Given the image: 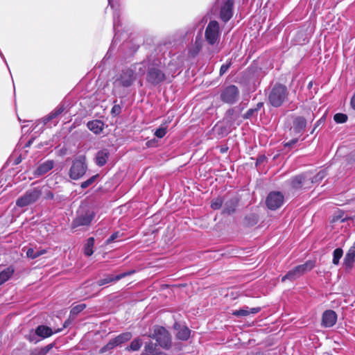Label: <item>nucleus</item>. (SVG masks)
Here are the masks:
<instances>
[{
  "mask_svg": "<svg viewBox=\"0 0 355 355\" xmlns=\"http://www.w3.org/2000/svg\"><path fill=\"white\" fill-rule=\"evenodd\" d=\"M144 63L136 64L130 67L123 69L115 76L113 81V92H119L121 88H128L132 86L136 80V71L143 75L145 73Z\"/></svg>",
  "mask_w": 355,
  "mask_h": 355,
  "instance_id": "f257e3e1",
  "label": "nucleus"
},
{
  "mask_svg": "<svg viewBox=\"0 0 355 355\" xmlns=\"http://www.w3.org/2000/svg\"><path fill=\"white\" fill-rule=\"evenodd\" d=\"M143 63L145 65L144 69L147 67L146 81L148 83L156 86L166 80V76L158 64L146 62Z\"/></svg>",
  "mask_w": 355,
  "mask_h": 355,
  "instance_id": "f03ea898",
  "label": "nucleus"
},
{
  "mask_svg": "<svg viewBox=\"0 0 355 355\" xmlns=\"http://www.w3.org/2000/svg\"><path fill=\"white\" fill-rule=\"evenodd\" d=\"M288 94V92L286 86L276 84L269 93L268 101L273 107H279L287 98Z\"/></svg>",
  "mask_w": 355,
  "mask_h": 355,
  "instance_id": "7ed1b4c3",
  "label": "nucleus"
},
{
  "mask_svg": "<svg viewBox=\"0 0 355 355\" xmlns=\"http://www.w3.org/2000/svg\"><path fill=\"white\" fill-rule=\"evenodd\" d=\"M43 187H37L28 189L16 201L19 207H24L36 202L42 196Z\"/></svg>",
  "mask_w": 355,
  "mask_h": 355,
  "instance_id": "20e7f679",
  "label": "nucleus"
},
{
  "mask_svg": "<svg viewBox=\"0 0 355 355\" xmlns=\"http://www.w3.org/2000/svg\"><path fill=\"white\" fill-rule=\"evenodd\" d=\"M87 170L85 157L79 156L73 161L69 175L72 180H78L85 174Z\"/></svg>",
  "mask_w": 355,
  "mask_h": 355,
  "instance_id": "39448f33",
  "label": "nucleus"
},
{
  "mask_svg": "<svg viewBox=\"0 0 355 355\" xmlns=\"http://www.w3.org/2000/svg\"><path fill=\"white\" fill-rule=\"evenodd\" d=\"M220 28L219 24L216 20H211L207 24L205 31V40L209 45H215L219 42Z\"/></svg>",
  "mask_w": 355,
  "mask_h": 355,
  "instance_id": "423d86ee",
  "label": "nucleus"
},
{
  "mask_svg": "<svg viewBox=\"0 0 355 355\" xmlns=\"http://www.w3.org/2000/svg\"><path fill=\"white\" fill-rule=\"evenodd\" d=\"M315 266L314 261H308L305 263L299 265L293 269L289 270L286 275L282 278V282H285L286 279L293 281L305 272L310 271Z\"/></svg>",
  "mask_w": 355,
  "mask_h": 355,
  "instance_id": "0eeeda50",
  "label": "nucleus"
},
{
  "mask_svg": "<svg viewBox=\"0 0 355 355\" xmlns=\"http://www.w3.org/2000/svg\"><path fill=\"white\" fill-rule=\"evenodd\" d=\"M217 6L219 8L220 19L226 23L234 14V0H218Z\"/></svg>",
  "mask_w": 355,
  "mask_h": 355,
  "instance_id": "6e6552de",
  "label": "nucleus"
},
{
  "mask_svg": "<svg viewBox=\"0 0 355 355\" xmlns=\"http://www.w3.org/2000/svg\"><path fill=\"white\" fill-rule=\"evenodd\" d=\"M151 337L155 339L163 348H168L171 345L170 335L168 331L162 327H155Z\"/></svg>",
  "mask_w": 355,
  "mask_h": 355,
  "instance_id": "1a4fd4ad",
  "label": "nucleus"
},
{
  "mask_svg": "<svg viewBox=\"0 0 355 355\" xmlns=\"http://www.w3.org/2000/svg\"><path fill=\"white\" fill-rule=\"evenodd\" d=\"M94 216L95 214L92 210H79L78 211L77 216L73 220L71 225L72 228L74 229L80 226L89 225L94 218Z\"/></svg>",
  "mask_w": 355,
  "mask_h": 355,
  "instance_id": "9d476101",
  "label": "nucleus"
},
{
  "mask_svg": "<svg viewBox=\"0 0 355 355\" xmlns=\"http://www.w3.org/2000/svg\"><path fill=\"white\" fill-rule=\"evenodd\" d=\"M287 182L292 189H300L310 187L311 184L313 183V180H311L310 174L306 173L296 175L290 179Z\"/></svg>",
  "mask_w": 355,
  "mask_h": 355,
  "instance_id": "9b49d317",
  "label": "nucleus"
},
{
  "mask_svg": "<svg viewBox=\"0 0 355 355\" xmlns=\"http://www.w3.org/2000/svg\"><path fill=\"white\" fill-rule=\"evenodd\" d=\"M284 196L280 191L270 192L266 198V204L268 209L276 210L284 203Z\"/></svg>",
  "mask_w": 355,
  "mask_h": 355,
  "instance_id": "f8f14e48",
  "label": "nucleus"
},
{
  "mask_svg": "<svg viewBox=\"0 0 355 355\" xmlns=\"http://www.w3.org/2000/svg\"><path fill=\"white\" fill-rule=\"evenodd\" d=\"M64 105H59L40 121H41L44 125H48L49 127L55 125L59 121V116L64 112Z\"/></svg>",
  "mask_w": 355,
  "mask_h": 355,
  "instance_id": "ddd939ff",
  "label": "nucleus"
},
{
  "mask_svg": "<svg viewBox=\"0 0 355 355\" xmlns=\"http://www.w3.org/2000/svg\"><path fill=\"white\" fill-rule=\"evenodd\" d=\"M239 92L235 85H230L227 87L220 94L221 100L229 104L234 103L239 97Z\"/></svg>",
  "mask_w": 355,
  "mask_h": 355,
  "instance_id": "4468645a",
  "label": "nucleus"
},
{
  "mask_svg": "<svg viewBox=\"0 0 355 355\" xmlns=\"http://www.w3.org/2000/svg\"><path fill=\"white\" fill-rule=\"evenodd\" d=\"M132 338V334L130 332H125L117 336L114 338L110 340L109 343L105 345L101 349V352H105L107 350L114 349L115 347L121 345L122 343L130 340Z\"/></svg>",
  "mask_w": 355,
  "mask_h": 355,
  "instance_id": "2eb2a0df",
  "label": "nucleus"
},
{
  "mask_svg": "<svg viewBox=\"0 0 355 355\" xmlns=\"http://www.w3.org/2000/svg\"><path fill=\"white\" fill-rule=\"evenodd\" d=\"M134 272H135L134 270H131V271L125 272L117 275H105L101 279H99L96 282V284L98 286H103V285L112 283V282H117V281L120 280L121 279L125 277L126 276L133 274Z\"/></svg>",
  "mask_w": 355,
  "mask_h": 355,
  "instance_id": "dca6fc26",
  "label": "nucleus"
},
{
  "mask_svg": "<svg viewBox=\"0 0 355 355\" xmlns=\"http://www.w3.org/2000/svg\"><path fill=\"white\" fill-rule=\"evenodd\" d=\"M337 321V315L334 311H325L322 316V326L324 327H333Z\"/></svg>",
  "mask_w": 355,
  "mask_h": 355,
  "instance_id": "f3484780",
  "label": "nucleus"
},
{
  "mask_svg": "<svg viewBox=\"0 0 355 355\" xmlns=\"http://www.w3.org/2000/svg\"><path fill=\"white\" fill-rule=\"evenodd\" d=\"M62 330V329H58L57 330H55L54 331L52 330L51 328L45 326V325H40L38 326L35 329V334L38 336L46 338L51 336H52L55 333L60 332Z\"/></svg>",
  "mask_w": 355,
  "mask_h": 355,
  "instance_id": "a211bd4d",
  "label": "nucleus"
},
{
  "mask_svg": "<svg viewBox=\"0 0 355 355\" xmlns=\"http://www.w3.org/2000/svg\"><path fill=\"white\" fill-rule=\"evenodd\" d=\"M260 311V307H254L250 309L248 306H243L239 310L233 311L232 315L236 317H245L250 314H256Z\"/></svg>",
  "mask_w": 355,
  "mask_h": 355,
  "instance_id": "6ab92c4d",
  "label": "nucleus"
},
{
  "mask_svg": "<svg viewBox=\"0 0 355 355\" xmlns=\"http://www.w3.org/2000/svg\"><path fill=\"white\" fill-rule=\"evenodd\" d=\"M174 328L177 331L176 336L178 339L187 340L189 338L191 331L187 327L175 323Z\"/></svg>",
  "mask_w": 355,
  "mask_h": 355,
  "instance_id": "aec40b11",
  "label": "nucleus"
},
{
  "mask_svg": "<svg viewBox=\"0 0 355 355\" xmlns=\"http://www.w3.org/2000/svg\"><path fill=\"white\" fill-rule=\"evenodd\" d=\"M54 166V162L52 160H46L44 162L42 163L39 165V166L37 168L35 174L36 175L40 176L42 175H44L47 172H49L50 170L53 168Z\"/></svg>",
  "mask_w": 355,
  "mask_h": 355,
  "instance_id": "412c9836",
  "label": "nucleus"
},
{
  "mask_svg": "<svg viewBox=\"0 0 355 355\" xmlns=\"http://www.w3.org/2000/svg\"><path fill=\"white\" fill-rule=\"evenodd\" d=\"M104 123L100 120H93L89 121L87 124L89 130L96 135H98L102 132L104 129Z\"/></svg>",
  "mask_w": 355,
  "mask_h": 355,
  "instance_id": "4be33fe9",
  "label": "nucleus"
},
{
  "mask_svg": "<svg viewBox=\"0 0 355 355\" xmlns=\"http://www.w3.org/2000/svg\"><path fill=\"white\" fill-rule=\"evenodd\" d=\"M141 355H165V354L157 348L155 344L150 343L145 345L144 349Z\"/></svg>",
  "mask_w": 355,
  "mask_h": 355,
  "instance_id": "5701e85b",
  "label": "nucleus"
},
{
  "mask_svg": "<svg viewBox=\"0 0 355 355\" xmlns=\"http://www.w3.org/2000/svg\"><path fill=\"white\" fill-rule=\"evenodd\" d=\"M110 153L107 149L98 151L96 155V163L99 166H104L109 157Z\"/></svg>",
  "mask_w": 355,
  "mask_h": 355,
  "instance_id": "b1692460",
  "label": "nucleus"
},
{
  "mask_svg": "<svg viewBox=\"0 0 355 355\" xmlns=\"http://www.w3.org/2000/svg\"><path fill=\"white\" fill-rule=\"evenodd\" d=\"M306 125V119L302 116H297L293 121V129L297 133L302 132Z\"/></svg>",
  "mask_w": 355,
  "mask_h": 355,
  "instance_id": "393cba45",
  "label": "nucleus"
},
{
  "mask_svg": "<svg viewBox=\"0 0 355 355\" xmlns=\"http://www.w3.org/2000/svg\"><path fill=\"white\" fill-rule=\"evenodd\" d=\"M238 201L235 198L227 201L225 205L224 211L228 214L233 213L237 207Z\"/></svg>",
  "mask_w": 355,
  "mask_h": 355,
  "instance_id": "a878e982",
  "label": "nucleus"
},
{
  "mask_svg": "<svg viewBox=\"0 0 355 355\" xmlns=\"http://www.w3.org/2000/svg\"><path fill=\"white\" fill-rule=\"evenodd\" d=\"M14 273V269L8 267L0 272V285L6 282Z\"/></svg>",
  "mask_w": 355,
  "mask_h": 355,
  "instance_id": "bb28decb",
  "label": "nucleus"
},
{
  "mask_svg": "<svg viewBox=\"0 0 355 355\" xmlns=\"http://www.w3.org/2000/svg\"><path fill=\"white\" fill-rule=\"evenodd\" d=\"M94 245V239L93 237H89L87 240V243H85V247H84V253L86 256L89 257L93 254Z\"/></svg>",
  "mask_w": 355,
  "mask_h": 355,
  "instance_id": "cd10ccee",
  "label": "nucleus"
},
{
  "mask_svg": "<svg viewBox=\"0 0 355 355\" xmlns=\"http://www.w3.org/2000/svg\"><path fill=\"white\" fill-rule=\"evenodd\" d=\"M142 340L139 338H137L131 342L130 345L128 346L125 349L128 351H138L142 346Z\"/></svg>",
  "mask_w": 355,
  "mask_h": 355,
  "instance_id": "c85d7f7f",
  "label": "nucleus"
},
{
  "mask_svg": "<svg viewBox=\"0 0 355 355\" xmlns=\"http://www.w3.org/2000/svg\"><path fill=\"white\" fill-rule=\"evenodd\" d=\"M343 254V251L341 248H336L334 250L333 253V263L335 265H338L340 258L342 257Z\"/></svg>",
  "mask_w": 355,
  "mask_h": 355,
  "instance_id": "c756f323",
  "label": "nucleus"
},
{
  "mask_svg": "<svg viewBox=\"0 0 355 355\" xmlns=\"http://www.w3.org/2000/svg\"><path fill=\"white\" fill-rule=\"evenodd\" d=\"M98 175H95L89 178L87 180L83 182L80 184L82 189H86L90 185H92L98 178Z\"/></svg>",
  "mask_w": 355,
  "mask_h": 355,
  "instance_id": "7c9ffc66",
  "label": "nucleus"
},
{
  "mask_svg": "<svg viewBox=\"0 0 355 355\" xmlns=\"http://www.w3.org/2000/svg\"><path fill=\"white\" fill-rule=\"evenodd\" d=\"M334 119L338 123H343L347 121V116L343 113H337L334 115Z\"/></svg>",
  "mask_w": 355,
  "mask_h": 355,
  "instance_id": "2f4dec72",
  "label": "nucleus"
},
{
  "mask_svg": "<svg viewBox=\"0 0 355 355\" xmlns=\"http://www.w3.org/2000/svg\"><path fill=\"white\" fill-rule=\"evenodd\" d=\"M223 200L220 198H217L211 201V207L213 209H218L221 207L223 205Z\"/></svg>",
  "mask_w": 355,
  "mask_h": 355,
  "instance_id": "473e14b6",
  "label": "nucleus"
},
{
  "mask_svg": "<svg viewBox=\"0 0 355 355\" xmlns=\"http://www.w3.org/2000/svg\"><path fill=\"white\" fill-rule=\"evenodd\" d=\"M123 234L120 233L119 232H116L113 233L105 241L106 244H110L115 241H116L118 239L121 238Z\"/></svg>",
  "mask_w": 355,
  "mask_h": 355,
  "instance_id": "72a5a7b5",
  "label": "nucleus"
},
{
  "mask_svg": "<svg viewBox=\"0 0 355 355\" xmlns=\"http://www.w3.org/2000/svg\"><path fill=\"white\" fill-rule=\"evenodd\" d=\"M86 307V305L85 304H80L78 305H76L73 306L71 310V313L73 315H76L83 311Z\"/></svg>",
  "mask_w": 355,
  "mask_h": 355,
  "instance_id": "f704fd0d",
  "label": "nucleus"
},
{
  "mask_svg": "<svg viewBox=\"0 0 355 355\" xmlns=\"http://www.w3.org/2000/svg\"><path fill=\"white\" fill-rule=\"evenodd\" d=\"M166 134V126L165 127H160L155 132V135L158 138H162L164 137Z\"/></svg>",
  "mask_w": 355,
  "mask_h": 355,
  "instance_id": "c9c22d12",
  "label": "nucleus"
},
{
  "mask_svg": "<svg viewBox=\"0 0 355 355\" xmlns=\"http://www.w3.org/2000/svg\"><path fill=\"white\" fill-rule=\"evenodd\" d=\"M354 261V259L349 256V254H346L345 259H344V263L347 268H351L353 265V263Z\"/></svg>",
  "mask_w": 355,
  "mask_h": 355,
  "instance_id": "e433bc0d",
  "label": "nucleus"
},
{
  "mask_svg": "<svg viewBox=\"0 0 355 355\" xmlns=\"http://www.w3.org/2000/svg\"><path fill=\"white\" fill-rule=\"evenodd\" d=\"M232 63L230 61L229 62H227L225 64H223L221 67H220V75L222 76L225 73H226V71L229 69V68L230 67Z\"/></svg>",
  "mask_w": 355,
  "mask_h": 355,
  "instance_id": "4c0bfd02",
  "label": "nucleus"
},
{
  "mask_svg": "<svg viewBox=\"0 0 355 355\" xmlns=\"http://www.w3.org/2000/svg\"><path fill=\"white\" fill-rule=\"evenodd\" d=\"M257 113V112L256 111V110L254 108H250L244 114V118L245 119H250L253 116H254Z\"/></svg>",
  "mask_w": 355,
  "mask_h": 355,
  "instance_id": "58836bf2",
  "label": "nucleus"
},
{
  "mask_svg": "<svg viewBox=\"0 0 355 355\" xmlns=\"http://www.w3.org/2000/svg\"><path fill=\"white\" fill-rule=\"evenodd\" d=\"M121 112V107L119 105H114L111 110V113L114 115H119Z\"/></svg>",
  "mask_w": 355,
  "mask_h": 355,
  "instance_id": "ea45409f",
  "label": "nucleus"
},
{
  "mask_svg": "<svg viewBox=\"0 0 355 355\" xmlns=\"http://www.w3.org/2000/svg\"><path fill=\"white\" fill-rule=\"evenodd\" d=\"M26 256L28 258H31L32 259H35L36 258L35 250L33 248H28L26 250Z\"/></svg>",
  "mask_w": 355,
  "mask_h": 355,
  "instance_id": "a19ab883",
  "label": "nucleus"
},
{
  "mask_svg": "<svg viewBox=\"0 0 355 355\" xmlns=\"http://www.w3.org/2000/svg\"><path fill=\"white\" fill-rule=\"evenodd\" d=\"M113 26H114V30L115 31V35H114V39L116 41L117 40V32H118L117 28L119 26V25L116 23V14H114Z\"/></svg>",
  "mask_w": 355,
  "mask_h": 355,
  "instance_id": "79ce46f5",
  "label": "nucleus"
},
{
  "mask_svg": "<svg viewBox=\"0 0 355 355\" xmlns=\"http://www.w3.org/2000/svg\"><path fill=\"white\" fill-rule=\"evenodd\" d=\"M347 254L353 257L354 259H355V243L349 248Z\"/></svg>",
  "mask_w": 355,
  "mask_h": 355,
  "instance_id": "37998d69",
  "label": "nucleus"
},
{
  "mask_svg": "<svg viewBox=\"0 0 355 355\" xmlns=\"http://www.w3.org/2000/svg\"><path fill=\"white\" fill-rule=\"evenodd\" d=\"M347 254L353 257L354 259H355V243L349 248Z\"/></svg>",
  "mask_w": 355,
  "mask_h": 355,
  "instance_id": "c03bdc74",
  "label": "nucleus"
},
{
  "mask_svg": "<svg viewBox=\"0 0 355 355\" xmlns=\"http://www.w3.org/2000/svg\"><path fill=\"white\" fill-rule=\"evenodd\" d=\"M297 141V139L291 140L290 141L285 144L286 147H291Z\"/></svg>",
  "mask_w": 355,
  "mask_h": 355,
  "instance_id": "a18cd8bd",
  "label": "nucleus"
},
{
  "mask_svg": "<svg viewBox=\"0 0 355 355\" xmlns=\"http://www.w3.org/2000/svg\"><path fill=\"white\" fill-rule=\"evenodd\" d=\"M45 253H46L45 250H35L36 258L45 254Z\"/></svg>",
  "mask_w": 355,
  "mask_h": 355,
  "instance_id": "49530a36",
  "label": "nucleus"
},
{
  "mask_svg": "<svg viewBox=\"0 0 355 355\" xmlns=\"http://www.w3.org/2000/svg\"><path fill=\"white\" fill-rule=\"evenodd\" d=\"M351 106L354 110H355V91L351 98Z\"/></svg>",
  "mask_w": 355,
  "mask_h": 355,
  "instance_id": "de8ad7c7",
  "label": "nucleus"
},
{
  "mask_svg": "<svg viewBox=\"0 0 355 355\" xmlns=\"http://www.w3.org/2000/svg\"><path fill=\"white\" fill-rule=\"evenodd\" d=\"M263 105V103H258L256 105V107H254V109L256 110L257 112H258Z\"/></svg>",
  "mask_w": 355,
  "mask_h": 355,
  "instance_id": "09e8293b",
  "label": "nucleus"
},
{
  "mask_svg": "<svg viewBox=\"0 0 355 355\" xmlns=\"http://www.w3.org/2000/svg\"><path fill=\"white\" fill-rule=\"evenodd\" d=\"M0 56L1 58L3 60V61L5 62V63L6 64V65L8 66V64H7V62H6V60L3 55V54L1 53V51H0Z\"/></svg>",
  "mask_w": 355,
  "mask_h": 355,
  "instance_id": "8fccbe9b",
  "label": "nucleus"
},
{
  "mask_svg": "<svg viewBox=\"0 0 355 355\" xmlns=\"http://www.w3.org/2000/svg\"><path fill=\"white\" fill-rule=\"evenodd\" d=\"M107 1H108L109 6H110L111 8H113L112 0H107Z\"/></svg>",
  "mask_w": 355,
  "mask_h": 355,
  "instance_id": "3c124183",
  "label": "nucleus"
},
{
  "mask_svg": "<svg viewBox=\"0 0 355 355\" xmlns=\"http://www.w3.org/2000/svg\"><path fill=\"white\" fill-rule=\"evenodd\" d=\"M53 194H52L51 193H49V198H53Z\"/></svg>",
  "mask_w": 355,
  "mask_h": 355,
  "instance_id": "603ef678",
  "label": "nucleus"
},
{
  "mask_svg": "<svg viewBox=\"0 0 355 355\" xmlns=\"http://www.w3.org/2000/svg\"><path fill=\"white\" fill-rule=\"evenodd\" d=\"M67 322H64V328L67 327Z\"/></svg>",
  "mask_w": 355,
  "mask_h": 355,
  "instance_id": "864d4df0",
  "label": "nucleus"
}]
</instances>
